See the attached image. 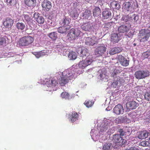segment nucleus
Here are the masks:
<instances>
[{
    "mask_svg": "<svg viewBox=\"0 0 150 150\" xmlns=\"http://www.w3.org/2000/svg\"><path fill=\"white\" fill-rule=\"evenodd\" d=\"M62 76L59 79V83L62 86H64L69 82V80L74 78V75L69 71H64L62 73Z\"/></svg>",
    "mask_w": 150,
    "mask_h": 150,
    "instance_id": "f257e3e1",
    "label": "nucleus"
},
{
    "mask_svg": "<svg viewBox=\"0 0 150 150\" xmlns=\"http://www.w3.org/2000/svg\"><path fill=\"white\" fill-rule=\"evenodd\" d=\"M34 37L29 35L23 36L21 38L18 42L20 46H27L31 45L34 41Z\"/></svg>",
    "mask_w": 150,
    "mask_h": 150,
    "instance_id": "f03ea898",
    "label": "nucleus"
},
{
    "mask_svg": "<svg viewBox=\"0 0 150 150\" xmlns=\"http://www.w3.org/2000/svg\"><path fill=\"white\" fill-rule=\"evenodd\" d=\"M150 36V30L148 29H141L138 35V38L141 42L147 41Z\"/></svg>",
    "mask_w": 150,
    "mask_h": 150,
    "instance_id": "7ed1b4c3",
    "label": "nucleus"
},
{
    "mask_svg": "<svg viewBox=\"0 0 150 150\" xmlns=\"http://www.w3.org/2000/svg\"><path fill=\"white\" fill-rule=\"evenodd\" d=\"M81 27L83 30L89 32L96 31L98 29L96 24H93L89 22L83 23Z\"/></svg>",
    "mask_w": 150,
    "mask_h": 150,
    "instance_id": "20e7f679",
    "label": "nucleus"
},
{
    "mask_svg": "<svg viewBox=\"0 0 150 150\" xmlns=\"http://www.w3.org/2000/svg\"><path fill=\"white\" fill-rule=\"evenodd\" d=\"M81 31L77 29L72 28L67 34L68 39L70 41L74 40L80 34Z\"/></svg>",
    "mask_w": 150,
    "mask_h": 150,
    "instance_id": "39448f33",
    "label": "nucleus"
},
{
    "mask_svg": "<svg viewBox=\"0 0 150 150\" xmlns=\"http://www.w3.org/2000/svg\"><path fill=\"white\" fill-rule=\"evenodd\" d=\"M106 48L104 45H98L95 50V55L98 56H103L106 52Z\"/></svg>",
    "mask_w": 150,
    "mask_h": 150,
    "instance_id": "423d86ee",
    "label": "nucleus"
},
{
    "mask_svg": "<svg viewBox=\"0 0 150 150\" xmlns=\"http://www.w3.org/2000/svg\"><path fill=\"white\" fill-rule=\"evenodd\" d=\"M149 75L148 71L139 70L136 71L134 74V76L136 78L141 79L145 78Z\"/></svg>",
    "mask_w": 150,
    "mask_h": 150,
    "instance_id": "0eeeda50",
    "label": "nucleus"
},
{
    "mask_svg": "<svg viewBox=\"0 0 150 150\" xmlns=\"http://www.w3.org/2000/svg\"><path fill=\"white\" fill-rule=\"evenodd\" d=\"M130 28L131 27L129 24L125 23L120 25L117 28V30L119 33L126 34L129 31Z\"/></svg>",
    "mask_w": 150,
    "mask_h": 150,
    "instance_id": "6e6552de",
    "label": "nucleus"
},
{
    "mask_svg": "<svg viewBox=\"0 0 150 150\" xmlns=\"http://www.w3.org/2000/svg\"><path fill=\"white\" fill-rule=\"evenodd\" d=\"M93 61L92 59L86 58L84 60L80 61L79 63V67L82 69H84L88 65L91 64Z\"/></svg>",
    "mask_w": 150,
    "mask_h": 150,
    "instance_id": "1a4fd4ad",
    "label": "nucleus"
},
{
    "mask_svg": "<svg viewBox=\"0 0 150 150\" xmlns=\"http://www.w3.org/2000/svg\"><path fill=\"white\" fill-rule=\"evenodd\" d=\"M83 40L85 44L89 46H93L96 43V38L94 37H85Z\"/></svg>",
    "mask_w": 150,
    "mask_h": 150,
    "instance_id": "9d476101",
    "label": "nucleus"
},
{
    "mask_svg": "<svg viewBox=\"0 0 150 150\" xmlns=\"http://www.w3.org/2000/svg\"><path fill=\"white\" fill-rule=\"evenodd\" d=\"M112 141L115 143H120L121 145H123L125 143L126 140L123 139L119 134H115L113 135Z\"/></svg>",
    "mask_w": 150,
    "mask_h": 150,
    "instance_id": "9b49d317",
    "label": "nucleus"
},
{
    "mask_svg": "<svg viewBox=\"0 0 150 150\" xmlns=\"http://www.w3.org/2000/svg\"><path fill=\"white\" fill-rule=\"evenodd\" d=\"M14 23L13 20L9 17H7L3 23V25L5 28H11Z\"/></svg>",
    "mask_w": 150,
    "mask_h": 150,
    "instance_id": "f8f14e48",
    "label": "nucleus"
},
{
    "mask_svg": "<svg viewBox=\"0 0 150 150\" xmlns=\"http://www.w3.org/2000/svg\"><path fill=\"white\" fill-rule=\"evenodd\" d=\"M114 112L117 115L122 114L124 112V109L122 106L121 104L116 105L113 109Z\"/></svg>",
    "mask_w": 150,
    "mask_h": 150,
    "instance_id": "ddd939ff",
    "label": "nucleus"
},
{
    "mask_svg": "<svg viewBox=\"0 0 150 150\" xmlns=\"http://www.w3.org/2000/svg\"><path fill=\"white\" fill-rule=\"evenodd\" d=\"M139 106V104L135 101L132 100L127 103V110H133L135 109Z\"/></svg>",
    "mask_w": 150,
    "mask_h": 150,
    "instance_id": "4468645a",
    "label": "nucleus"
},
{
    "mask_svg": "<svg viewBox=\"0 0 150 150\" xmlns=\"http://www.w3.org/2000/svg\"><path fill=\"white\" fill-rule=\"evenodd\" d=\"M42 6L43 10L46 11L50 10L52 7V4L50 1L45 0L42 3Z\"/></svg>",
    "mask_w": 150,
    "mask_h": 150,
    "instance_id": "2eb2a0df",
    "label": "nucleus"
},
{
    "mask_svg": "<svg viewBox=\"0 0 150 150\" xmlns=\"http://www.w3.org/2000/svg\"><path fill=\"white\" fill-rule=\"evenodd\" d=\"M133 5L131 1L125 2L123 4L122 8L127 11L131 12L132 10Z\"/></svg>",
    "mask_w": 150,
    "mask_h": 150,
    "instance_id": "dca6fc26",
    "label": "nucleus"
},
{
    "mask_svg": "<svg viewBox=\"0 0 150 150\" xmlns=\"http://www.w3.org/2000/svg\"><path fill=\"white\" fill-rule=\"evenodd\" d=\"M33 17L39 23L43 24L44 22V19L38 13H35L34 14Z\"/></svg>",
    "mask_w": 150,
    "mask_h": 150,
    "instance_id": "f3484780",
    "label": "nucleus"
},
{
    "mask_svg": "<svg viewBox=\"0 0 150 150\" xmlns=\"http://www.w3.org/2000/svg\"><path fill=\"white\" fill-rule=\"evenodd\" d=\"M69 117L70 118L72 122H74L79 119V115L75 111L72 112L69 115Z\"/></svg>",
    "mask_w": 150,
    "mask_h": 150,
    "instance_id": "a211bd4d",
    "label": "nucleus"
},
{
    "mask_svg": "<svg viewBox=\"0 0 150 150\" xmlns=\"http://www.w3.org/2000/svg\"><path fill=\"white\" fill-rule=\"evenodd\" d=\"M118 58L120 63L123 66L126 67L129 65V61L126 60L124 57L119 55Z\"/></svg>",
    "mask_w": 150,
    "mask_h": 150,
    "instance_id": "6ab92c4d",
    "label": "nucleus"
},
{
    "mask_svg": "<svg viewBox=\"0 0 150 150\" xmlns=\"http://www.w3.org/2000/svg\"><path fill=\"white\" fill-rule=\"evenodd\" d=\"M102 15L104 19H110L111 17V13L110 11L107 9H105L103 11Z\"/></svg>",
    "mask_w": 150,
    "mask_h": 150,
    "instance_id": "aec40b11",
    "label": "nucleus"
},
{
    "mask_svg": "<svg viewBox=\"0 0 150 150\" xmlns=\"http://www.w3.org/2000/svg\"><path fill=\"white\" fill-rule=\"evenodd\" d=\"M148 132L146 130H143L139 132L138 137L140 139H145L149 135Z\"/></svg>",
    "mask_w": 150,
    "mask_h": 150,
    "instance_id": "412c9836",
    "label": "nucleus"
},
{
    "mask_svg": "<svg viewBox=\"0 0 150 150\" xmlns=\"http://www.w3.org/2000/svg\"><path fill=\"white\" fill-rule=\"evenodd\" d=\"M86 50V48L82 49L81 47H79L77 49L76 52L78 54H80L81 56L83 57L88 54Z\"/></svg>",
    "mask_w": 150,
    "mask_h": 150,
    "instance_id": "4be33fe9",
    "label": "nucleus"
},
{
    "mask_svg": "<svg viewBox=\"0 0 150 150\" xmlns=\"http://www.w3.org/2000/svg\"><path fill=\"white\" fill-rule=\"evenodd\" d=\"M92 13L91 11L88 9H86L83 13L82 17L84 19H90L91 17Z\"/></svg>",
    "mask_w": 150,
    "mask_h": 150,
    "instance_id": "5701e85b",
    "label": "nucleus"
},
{
    "mask_svg": "<svg viewBox=\"0 0 150 150\" xmlns=\"http://www.w3.org/2000/svg\"><path fill=\"white\" fill-rule=\"evenodd\" d=\"M58 84V82L56 80L52 79L49 80L46 83V85L48 87H54Z\"/></svg>",
    "mask_w": 150,
    "mask_h": 150,
    "instance_id": "b1692460",
    "label": "nucleus"
},
{
    "mask_svg": "<svg viewBox=\"0 0 150 150\" xmlns=\"http://www.w3.org/2000/svg\"><path fill=\"white\" fill-rule=\"evenodd\" d=\"M111 41L113 43L118 42L119 41L118 34L115 33L112 34L111 37Z\"/></svg>",
    "mask_w": 150,
    "mask_h": 150,
    "instance_id": "393cba45",
    "label": "nucleus"
},
{
    "mask_svg": "<svg viewBox=\"0 0 150 150\" xmlns=\"http://www.w3.org/2000/svg\"><path fill=\"white\" fill-rule=\"evenodd\" d=\"M122 50L121 48L118 47H116L111 50L110 51L109 53L110 55H113L120 52Z\"/></svg>",
    "mask_w": 150,
    "mask_h": 150,
    "instance_id": "a878e982",
    "label": "nucleus"
},
{
    "mask_svg": "<svg viewBox=\"0 0 150 150\" xmlns=\"http://www.w3.org/2000/svg\"><path fill=\"white\" fill-rule=\"evenodd\" d=\"M71 22V19L67 17H64L62 20V24L64 26H67L69 25Z\"/></svg>",
    "mask_w": 150,
    "mask_h": 150,
    "instance_id": "bb28decb",
    "label": "nucleus"
},
{
    "mask_svg": "<svg viewBox=\"0 0 150 150\" xmlns=\"http://www.w3.org/2000/svg\"><path fill=\"white\" fill-rule=\"evenodd\" d=\"M110 5V6L112 8L118 9L120 8V4L115 1H113L111 2Z\"/></svg>",
    "mask_w": 150,
    "mask_h": 150,
    "instance_id": "cd10ccee",
    "label": "nucleus"
},
{
    "mask_svg": "<svg viewBox=\"0 0 150 150\" xmlns=\"http://www.w3.org/2000/svg\"><path fill=\"white\" fill-rule=\"evenodd\" d=\"M16 27L18 30L22 31L24 29L25 27V24L22 22H18L16 23Z\"/></svg>",
    "mask_w": 150,
    "mask_h": 150,
    "instance_id": "c85d7f7f",
    "label": "nucleus"
},
{
    "mask_svg": "<svg viewBox=\"0 0 150 150\" xmlns=\"http://www.w3.org/2000/svg\"><path fill=\"white\" fill-rule=\"evenodd\" d=\"M101 13V10L98 7H95L93 10V14L94 16H97L100 15Z\"/></svg>",
    "mask_w": 150,
    "mask_h": 150,
    "instance_id": "c756f323",
    "label": "nucleus"
},
{
    "mask_svg": "<svg viewBox=\"0 0 150 150\" xmlns=\"http://www.w3.org/2000/svg\"><path fill=\"white\" fill-rule=\"evenodd\" d=\"M61 97L65 100H69L71 97L68 93L66 92H63L61 95Z\"/></svg>",
    "mask_w": 150,
    "mask_h": 150,
    "instance_id": "7c9ffc66",
    "label": "nucleus"
},
{
    "mask_svg": "<svg viewBox=\"0 0 150 150\" xmlns=\"http://www.w3.org/2000/svg\"><path fill=\"white\" fill-rule=\"evenodd\" d=\"M35 0H25V4L29 6H33L35 2Z\"/></svg>",
    "mask_w": 150,
    "mask_h": 150,
    "instance_id": "2f4dec72",
    "label": "nucleus"
},
{
    "mask_svg": "<svg viewBox=\"0 0 150 150\" xmlns=\"http://www.w3.org/2000/svg\"><path fill=\"white\" fill-rule=\"evenodd\" d=\"M68 57L71 59H75L76 58L77 56L75 52H69Z\"/></svg>",
    "mask_w": 150,
    "mask_h": 150,
    "instance_id": "473e14b6",
    "label": "nucleus"
},
{
    "mask_svg": "<svg viewBox=\"0 0 150 150\" xmlns=\"http://www.w3.org/2000/svg\"><path fill=\"white\" fill-rule=\"evenodd\" d=\"M94 102L93 101L86 100L84 103V105L87 108L91 107L94 104Z\"/></svg>",
    "mask_w": 150,
    "mask_h": 150,
    "instance_id": "72a5a7b5",
    "label": "nucleus"
},
{
    "mask_svg": "<svg viewBox=\"0 0 150 150\" xmlns=\"http://www.w3.org/2000/svg\"><path fill=\"white\" fill-rule=\"evenodd\" d=\"M142 56L144 58H147L150 60V51H147L143 53Z\"/></svg>",
    "mask_w": 150,
    "mask_h": 150,
    "instance_id": "f704fd0d",
    "label": "nucleus"
},
{
    "mask_svg": "<svg viewBox=\"0 0 150 150\" xmlns=\"http://www.w3.org/2000/svg\"><path fill=\"white\" fill-rule=\"evenodd\" d=\"M48 36L53 40H56L57 38V34L55 32H53L49 34Z\"/></svg>",
    "mask_w": 150,
    "mask_h": 150,
    "instance_id": "c9c22d12",
    "label": "nucleus"
},
{
    "mask_svg": "<svg viewBox=\"0 0 150 150\" xmlns=\"http://www.w3.org/2000/svg\"><path fill=\"white\" fill-rule=\"evenodd\" d=\"M67 28H65V26L62 27L58 28V32L60 33H64L67 31Z\"/></svg>",
    "mask_w": 150,
    "mask_h": 150,
    "instance_id": "e433bc0d",
    "label": "nucleus"
},
{
    "mask_svg": "<svg viewBox=\"0 0 150 150\" xmlns=\"http://www.w3.org/2000/svg\"><path fill=\"white\" fill-rule=\"evenodd\" d=\"M24 20L25 21V22L28 23H29L31 22L32 19L28 15H24Z\"/></svg>",
    "mask_w": 150,
    "mask_h": 150,
    "instance_id": "4c0bfd02",
    "label": "nucleus"
},
{
    "mask_svg": "<svg viewBox=\"0 0 150 150\" xmlns=\"http://www.w3.org/2000/svg\"><path fill=\"white\" fill-rule=\"evenodd\" d=\"M6 40L4 37H0V46L6 44Z\"/></svg>",
    "mask_w": 150,
    "mask_h": 150,
    "instance_id": "58836bf2",
    "label": "nucleus"
},
{
    "mask_svg": "<svg viewBox=\"0 0 150 150\" xmlns=\"http://www.w3.org/2000/svg\"><path fill=\"white\" fill-rule=\"evenodd\" d=\"M144 98L145 100L148 101H150V92H146L145 93Z\"/></svg>",
    "mask_w": 150,
    "mask_h": 150,
    "instance_id": "ea45409f",
    "label": "nucleus"
},
{
    "mask_svg": "<svg viewBox=\"0 0 150 150\" xmlns=\"http://www.w3.org/2000/svg\"><path fill=\"white\" fill-rule=\"evenodd\" d=\"M129 16V15H124L123 16L121 19V21H124L125 22H127L129 21L130 19Z\"/></svg>",
    "mask_w": 150,
    "mask_h": 150,
    "instance_id": "a19ab883",
    "label": "nucleus"
},
{
    "mask_svg": "<svg viewBox=\"0 0 150 150\" xmlns=\"http://www.w3.org/2000/svg\"><path fill=\"white\" fill-rule=\"evenodd\" d=\"M6 2L11 6H14L16 3V0H6Z\"/></svg>",
    "mask_w": 150,
    "mask_h": 150,
    "instance_id": "79ce46f5",
    "label": "nucleus"
},
{
    "mask_svg": "<svg viewBox=\"0 0 150 150\" xmlns=\"http://www.w3.org/2000/svg\"><path fill=\"white\" fill-rule=\"evenodd\" d=\"M120 79L118 78L116 80H115L112 83V85L115 86V87H116V86H117L118 84H120Z\"/></svg>",
    "mask_w": 150,
    "mask_h": 150,
    "instance_id": "37998d69",
    "label": "nucleus"
},
{
    "mask_svg": "<svg viewBox=\"0 0 150 150\" xmlns=\"http://www.w3.org/2000/svg\"><path fill=\"white\" fill-rule=\"evenodd\" d=\"M110 144L105 143L103 146V149L104 150H108L110 148Z\"/></svg>",
    "mask_w": 150,
    "mask_h": 150,
    "instance_id": "c03bdc74",
    "label": "nucleus"
},
{
    "mask_svg": "<svg viewBox=\"0 0 150 150\" xmlns=\"http://www.w3.org/2000/svg\"><path fill=\"white\" fill-rule=\"evenodd\" d=\"M148 144L149 142L146 141H143L141 143V145L144 146H147L148 145Z\"/></svg>",
    "mask_w": 150,
    "mask_h": 150,
    "instance_id": "a18cd8bd",
    "label": "nucleus"
},
{
    "mask_svg": "<svg viewBox=\"0 0 150 150\" xmlns=\"http://www.w3.org/2000/svg\"><path fill=\"white\" fill-rule=\"evenodd\" d=\"M124 150H139V148L135 146L131 147L129 149L127 148Z\"/></svg>",
    "mask_w": 150,
    "mask_h": 150,
    "instance_id": "49530a36",
    "label": "nucleus"
},
{
    "mask_svg": "<svg viewBox=\"0 0 150 150\" xmlns=\"http://www.w3.org/2000/svg\"><path fill=\"white\" fill-rule=\"evenodd\" d=\"M119 132H120V136L121 137V136H123L125 133V132L122 129H119Z\"/></svg>",
    "mask_w": 150,
    "mask_h": 150,
    "instance_id": "de8ad7c7",
    "label": "nucleus"
},
{
    "mask_svg": "<svg viewBox=\"0 0 150 150\" xmlns=\"http://www.w3.org/2000/svg\"><path fill=\"white\" fill-rule=\"evenodd\" d=\"M134 16L133 18L134 21V22H136L139 19V16L137 15H136L135 14H134Z\"/></svg>",
    "mask_w": 150,
    "mask_h": 150,
    "instance_id": "09e8293b",
    "label": "nucleus"
},
{
    "mask_svg": "<svg viewBox=\"0 0 150 150\" xmlns=\"http://www.w3.org/2000/svg\"><path fill=\"white\" fill-rule=\"evenodd\" d=\"M34 54L38 58L40 57L41 56V53L39 52H35Z\"/></svg>",
    "mask_w": 150,
    "mask_h": 150,
    "instance_id": "8fccbe9b",
    "label": "nucleus"
},
{
    "mask_svg": "<svg viewBox=\"0 0 150 150\" xmlns=\"http://www.w3.org/2000/svg\"><path fill=\"white\" fill-rule=\"evenodd\" d=\"M97 2L100 5H103L102 0H97Z\"/></svg>",
    "mask_w": 150,
    "mask_h": 150,
    "instance_id": "3c124183",
    "label": "nucleus"
},
{
    "mask_svg": "<svg viewBox=\"0 0 150 150\" xmlns=\"http://www.w3.org/2000/svg\"><path fill=\"white\" fill-rule=\"evenodd\" d=\"M65 47H64V46H63L62 47V46H61V48H61V50L62 51L64 50L65 49Z\"/></svg>",
    "mask_w": 150,
    "mask_h": 150,
    "instance_id": "603ef678",
    "label": "nucleus"
},
{
    "mask_svg": "<svg viewBox=\"0 0 150 150\" xmlns=\"http://www.w3.org/2000/svg\"><path fill=\"white\" fill-rule=\"evenodd\" d=\"M28 29H27L26 30V33H27L28 34H31V33H30L28 31Z\"/></svg>",
    "mask_w": 150,
    "mask_h": 150,
    "instance_id": "864d4df0",
    "label": "nucleus"
},
{
    "mask_svg": "<svg viewBox=\"0 0 150 150\" xmlns=\"http://www.w3.org/2000/svg\"><path fill=\"white\" fill-rule=\"evenodd\" d=\"M148 28L150 29V23L148 24Z\"/></svg>",
    "mask_w": 150,
    "mask_h": 150,
    "instance_id": "5fc2aeb1",
    "label": "nucleus"
},
{
    "mask_svg": "<svg viewBox=\"0 0 150 150\" xmlns=\"http://www.w3.org/2000/svg\"><path fill=\"white\" fill-rule=\"evenodd\" d=\"M134 46H136V43L134 44Z\"/></svg>",
    "mask_w": 150,
    "mask_h": 150,
    "instance_id": "6e6d98bb",
    "label": "nucleus"
},
{
    "mask_svg": "<svg viewBox=\"0 0 150 150\" xmlns=\"http://www.w3.org/2000/svg\"><path fill=\"white\" fill-rule=\"evenodd\" d=\"M57 47L58 48H59V47Z\"/></svg>",
    "mask_w": 150,
    "mask_h": 150,
    "instance_id": "4d7b16f0",
    "label": "nucleus"
}]
</instances>
